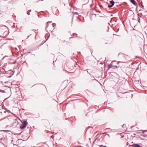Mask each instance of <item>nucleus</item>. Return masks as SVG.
<instances>
[{"instance_id":"nucleus-1","label":"nucleus","mask_w":147,"mask_h":147,"mask_svg":"<svg viewBox=\"0 0 147 147\" xmlns=\"http://www.w3.org/2000/svg\"><path fill=\"white\" fill-rule=\"evenodd\" d=\"M54 24L51 22H48L47 23L46 29L48 30H51L54 29Z\"/></svg>"},{"instance_id":"nucleus-2","label":"nucleus","mask_w":147,"mask_h":147,"mask_svg":"<svg viewBox=\"0 0 147 147\" xmlns=\"http://www.w3.org/2000/svg\"><path fill=\"white\" fill-rule=\"evenodd\" d=\"M28 124V122L26 121H24L23 124H22V125L20 127V128L22 129L25 128Z\"/></svg>"},{"instance_id":"nucleus-3","label":"nucleus","mask_w":147,"mask_h":147,"mask_svg":"<svg viewBox=\"0 0 147 147\" xmlns=\"http://www.w3.org/2000/svg\"><path fill=\"white\" fill-rule=\"evenodd\" d=\"M115 63H114V62H112L110 66L109 67V68H112V69H115L117 68V65H114Z\"/></svg>"},{"instance_id":"nucleus-4","label":"nucleus","mask_w":147,"mask_h":147,"mask_svg":"<svg viewBox=\"0 0 147 147\" xmlns=\"http://www.w3.org/2000/svg\"><path fill=\"white\" fill-rule=\"evenodd\" d=\"M131 2L134 5L136 6L137 5V4L134 0H130Z\"/></svg>"},{"instance_id":"nucleus-5","label":"nucleus","mask_w":147,"mask_h":147,"mask_svg":"<svg viewBox=\"0 0 147 147\" xmlns=\"http://www.w3.org/2000/svg\"><path fill=\"white\" fill-rule=\"evenodd\" d=\"M132 147H141L138 144H134L132 145Z\"/></svg>"},{"instance_id":"nucleus-6","label":"nucleus","mask_w":147,"mask_h":147,"mask_svg":"<svg viewBox=\"0 0 147 147\" xmlns=\"http://www.w3.org/2000/svg\"><path fill=\"white\" fill-rule=\"evenodd\" d=\"M8 32L7 31H6L4 32L3 34V35L5 37L8 35Z\"/></svg>"},{"instance_id":"nucleus-7","label":"nucleus","mask_w":147,"mask_h":147,"mask_svg":"<svg viewBox=\"0 0 147 147\" xmlns=\"http://www.w3.org/2000/svg\"><path fill=\"white\" fill-rule=\"evenodd\" d=\"M110 3L111 4L112 6H113L115 3L113 1H111Z\"/></svg>"},{"instance_id":"nucleus-8","label":"nucleus","mask_w":147,"mask_h":147,"mask_svg":"<svg viewBox=\"0 0 147 147\" xmlns=\"http://www.w3.org/2000/svg\"><path fill=\"white\" fill-rule=\"evenodd\" d=\"M97 140V141H99V137H97L95 140L94 141H95Z\"/></svg>"},{"instance_id":"nucleus-9","label":"nucleus","mask_w":147,"mask_h":147,"mask_svg":"<svg viewBox=\"0 0 147 147\" xmlns=\"http://www.w3.org/2000/svg\"><path fill=\"white\" fill-rule=\"evenodd\" d=\"M99 146L100 147H107L106 146H103V145H100Z\"/></svg>"},{"instance_id":"nucleus-10","label":"nucleus","mask_w":147,"mask_h":147,"mask_svg":"<svg viewBox=\"0 0 147 147\" xmlns=\"http://www.w3.org/2000/svg\"><path fill=\"white\" fill-rule=\"evenodd\" d=\"M113 6H112V5H108V7L109 8H111V7Z\"/></svg>"},{"instance_id":"nucleus-11","label":"nucleus","mask_w":147,"mask_h":147,"mask_svg":"<svg viewBox=\"0 0 147 147\" xmlns=\"http://www.w3.org/2000/svg\"><path fill=\"white\" fill-rule=\"evenodd\" d=\"M74 14H77L78 13L77 12H76L74 13Z\"/></svg>"},{"instance_id":"nucleus-12","label":"nucleus","mask_w":147,"mask_h":147,"mask_svg":"<svg viewBox=\"0 0 147 147\" xmlns=\"http://www.w3.org/2000/svg\"><path fill=\"white\" fill-rule=\"evenodd\" d=\"M117 63V64H119V62H117V63Z\"/></svg>"},{"instance_id":"nucleus-13","label":"nucleus","mask_w":147,"mask_h":147,"mask_svg":"<svg viewBox=\"0 0 147 147\" xmlns=\"http://www.w3.org/2000/svg\"><path fill=\"white\" fill-rule=\"evenodd\" d=\"M29 35L28 36V38H28L29 37Z\"/></svg>"},{"instance_id":"nucleus-14","label":"nucleus","mask_w":147,"mask_h":147,"mask_svg":"<svg viewBox=\"0 0 147 147\" xmlns=\"http://www.w3.org/2000/svg\"><path fill=\"white\" fill-rule=\"evenodd\" d=\"M0 91H1V92H2V91H1V90H0Z\"/></svg>"},{"instance_id":"nucleus-15","label":"nucleus","mask_w":147,"mask_h":147,"mask_svg":"<svg viewBox=\"0 0 147 147\" xmlns=\"http://www.w3.org/2000/svg\"><path fill=\"white\" fill-rule=\"evenodd\" d=\"M2 92H3L4 91H3V90H2Z\"/></svg>"},{"instance_id":"nucleus-16","label":"nucleus","mask_w":147,"mask_h":147,"mask_svg":"<svg viewBox=\"0 0 147 147\" xmlns=\"http://www.w3.org/2000/svg\"><path fill=\"white\" fill-rule=\"evenodd\" d=\"M0 75H1V74L0 73Z\"/></svg>"}]
</instances>
